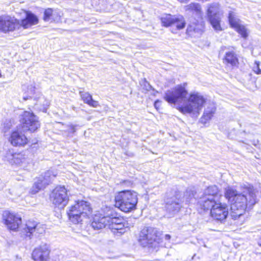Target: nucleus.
<instances>
[{
    "label": "nucleus",
    "instance_id": "nucleus-7",
    "mask_svg": "<svg viewBox=\"0 0 261 261\" xmlns=\"http://www.w3.org/2000/svg\"><path fill=\"white\" fill-rule=\"evenodd\" d=\"M206 8V15L213 28L217 32L222 31L220 21L223 13L220 4L215 2L210 3L207 4Z\"/></svg>",
    "mask_w": 261,
    "mask_h": 261
},
{
    "label": "nucleus",
    "instance_id": "nucleus-18",
    "mask_svg": "<svg viewBox=\"0 0 261 261\" xmlns=\"http://www.w3.org/2000/svg\"><path fill=\"white\" fill-rule=\"evenodd\" d=\"M50 250L49 246L43 244L36 247L32 252V258L35 261H47Z\"/></svg>",
    "mask_w": 261,
    "mask_h": 261
},
{
    "label": "nucleus",
    "instance_id": "nucleus-8",
    "mask_svg": "<svg viewBox=\"0 0 261 261\" xmlns=\"http://www.w3.org/2000/svg\"><path fill=\"white\" fill-rule=\"evenodd\" d=\"M219 189L216 186H212L207 187L204 191L203 194L200 197L198 204L201 208L209 210L213 203L218 201Z\"/></svg>",
    "mask_w": 261,
    "mask_h": 261
},
{
    "label": "nucleus",
    "instance_id": "nucleus-2",
    "mask_svg": "<svg viewBox=\"0 0 261 261\" xmlns=\"http://www.w3.org/2000/svg\"><path fill=\"white\" fill-rule=\"evenodd\" d=\"M256 192L250 185H245L242 192L231 187L225 189V197L231 203V217L236 220L237 225H242L245 221L244 214L247 209L251 208L257 202Z\"/></svg>",
    "mask_w": 261,
    "mask_h": 261
},
{
    "label": "nucleus",
    "instance_id": "nucleus-12",
    "mask_svg": "<svg viewBox=\"0 0 261 261\" xmlns=\"http://www.w3.org/2000/svg\"><path fill=\"white\" fill-rule=\"evenodd\" d=\"M45 227L43 224L37 223L34 221L29 220L21 226V231L27 237L31 235L38 236L45 232Z\"/></svg>",
    "mask_w": 261,
    "mask_h": 261
},
{
    "label": "nucleus",
    "instance_id": "nucleus-14",
    "mask_svg": "<svg viewBox=\"0 0 261 261\" xmlns=\"http://www.w3.org/2000/svg\"><path fill=\"white\" fill-rule=\"evenodd\" d=\"M18 29L19 20L10 16H0V31L6 33Z\"/></svg>",
    "mask_w": 261,
    "mask_h": 261
},
{
    "label": "nucleus",
    "instance_id": "nucleus-34",
    "mask_svg": "<svg viewBox=\"0 0 261 261\" xmlns=\"http://www.w3.org/2000/svg\"><path fill=\"white\" fill-rule=\"evenodd\" d=\"M170 238H171V236L169 234H166L165 236V239L166 240H169L170 239Z\"/></svg>",
    "mask_w": 261,
    "mask_h": 261
},
{
    "label": "nucleus",
    "instance_id": "nucleus-21",
    "mask_svg": "<svg viewBox=\"0 0 261 261\" xmlns=\"http://www.w3.org/2000/svg\"><path fill=\"white\" fill-rule=\"evenodd\" d=\"M38 23V18L36 15L31 12H27L25 17L19 20V29L22 27L24 29H28Z\"/></svg>",
    "mask_w": 261,
    "mask_h": 261
},
{
    "label": "nucleus",
    "instance_id": "nucleus-15",
    "mask_svg": "<svg viewBox=\"0 0 261 261\" xmlns=\"http://www.w3.org/2000/svg\"><path fill=\"white\" fill-rule=\"evenodd\" d=\"M3 220L7 228L12 231H17L21 224V218L18 215L9 211L4 212Z\"/></svg>",
    "mask_w": 261,
    "mask_h": 261
},
{
    "label": "nucleus",
    "instance_id": "nucleus-10",
    "mask_svg": "<svg viewBox=\"0 0 261 261\" xmlns=\"http://www.w3.org/2000/svg\"><path fill=\"white\" fill-rule=\"evenodd\" d=\"M21 123L20 127L23 131L34 132L40 127L37 117L33 113L28 111H25L22 114Z\"/></svg>",
    "mask_w": 261,
    "mask_h": 261
},
{
    "label": "nucleus",
    "instance_id": "nucleus-32",
    "mask_svg": "<svg viewBox=\"0 0 261 261\" xmlns=\"http://www.w3.org/2000/svg\"><path fill=\"white\" fill-rule=\"evenodd\" d=\"M28 92L29 94L33 95L35 93V87L31 85L28 87Z\"/></svg>",
    "mask_w": 261,
    "mask_h": 261
},
{
    "label": "nucleus",
    "instance_id": "nucleus-19",
    "mask_svg": "<svg viewBox=\"0 0 261 261\" xmlns=\"http://www.w3.org/2000/svg\"><path fill=\"white\" fill-rule=\"evenodd\" d=\"M178 197V194H176L166 201V210L171 215L177 213L181 207V200Z\"/></svg>",
    "mask_w": 261,
    "mask_h": 261
},
{
    "label": "nucleus",
    "instance_id": "nucleus-23",
    "mask_svg": "<svg viewBox=\"0 0 261 261\" xmlns=\"http://www.w3.org/2000/svg\"><path fill=\"white\" fill-rule=\"evenodd\" d=\"M203 27L201 24L192 23L189 24L187 29V33L194 37H198L203 33Z\"/></svg>",
    "mask_w": 261,
    "mask_h": 261
},
{
    "label": "nucleus",
    "instance_id": "nucleus-31",
    "mask_svg": "<svg viewBox=\"0 0 261 261\" xmlns=\"http://www.w3.org/2000/svg\"><path fill=\"white\" fill-rule=\"evenodd\" d=\"M259 64L260 62L259 61H255V66L253 67V71L257 74H261V69L259 67Z\"/></svg>",
    "mask_w": 261,
    "mask_h": 261
},
{
    "label": "nucleus",
    "instance_id": "nucleus-26",
    "mask_svg": "<svg viewBox=\"0 0 261 261\" xmlns=\"http://www.w3.org/2000/svg\"><path fill=\"white\" fill-rule=\"evenodd\" d=\"M215 110L216 108L214 104H211L210 107H207L205 110L203 116L201 118V122L203 123H206L207 121L212 118Z\"/></svg>",
    "mask_w": 261,
    "mask_h": 261
},
{
    "label": "nucleus",
    "instance_id": "nucleus-30",
    "mask_svg": "<svg viewBox=\"0 0 261 261\" xmlns=\"http://www.w3.org/2000/svg\"><path fill=\"white\" fill-rule=\"evenodd\" d=\"M194 193L193 191L191 190H187L186 192L184 198L186 199V202L188 203L190 202L191 200H192V198L194 197Z\"/></svg>",
    "mask_w": 261,
    "mask_h": 261
},
{
    "label": "nucleus",
    "instance_id": "nucleus-5",
    "mask_svg": "<svg viewBox=\"0 0 261 261\" xmlns=\"http://www.w3.org/2000/svg\"><path fill=\"white\" fill-rule=\"evenodd\" d=\"M137 202V194L134 191H123L115 196V206L124 212L135 209Z\"/></svg>",
    "mask_w": 261,
    "mask_h": 261
},
{
    "label": "nucleus",
    "instance_id": "nucleus-9",
    "mask_svg": "<svg viewBox=\"0 0 261 261\" xmlns=\"http://www.w3.org/2000/svg\"><path fill=\"white\" fill-rule=\"evenodd\" d=\"M67 192V190L64 187L55 188L50 195V199L53 204L56 207L63 208L68 201Z\"/></svg>",
    "mask_w": 261,
    "mask_h": 261
},
{
    "label": "nucleus",
    "instance_id": "nucleus-27",
    "mask_svg": "<svg viewBox=\"0 0 261 261\" xmlns=\"http://www.w3.org/2000/svg\"><path fill=\"white\" fill-rule=\"evenodd\" d=\"M186 11H191L198 16L199 17H201L202 11L201 7L200 4L198 3H191L185 7Z\"/></svg>",
    "mask_w": 261,
    "mask_h": 261
},
{
    "label": "nucleus",
    "instance_id": "nucleus-35",
    "mask_svg": "<svg viewBox=\"0 0 261 261\" xmlns=\"http://www.w3.org/2000/svg\"><path fill=\"white\" fill-rule=\"evenodd\" d=\"M171 32L172 33H176V31H174L173 30H172Z\"/></svg>",
    "mask_w": 261,
    "mask_h": 261
},
{
    "label": "nucleus",
    "instance_id": "nucleus-17",
    "mask_svg": "<svg viewBox=\"0 0 261 261\" xmlns=\"http://www.w3.org/2000/svg\"><path fill=\"white\" fill-rule=\"evenodd\" d=\"M24 131L19 127L13 131L9 138L11 144L15 146H24L28 142V139L23 133Z\"/></svg>",
    "mask_w": 261,
    "mask_h": 261
},
{
    "label": "nucleus",
    "instance_id": "nucleus-29",
    "mask_svg": "<svg viewBox=\"0 0 261 261\" xmlns=\"http://www.w3.org/2000/svg\"><path fill=\"white\" fill-rule=\"evenodd\" d=\"M225 60L232 66H236L238 62V59L233 51H228L226 53Z\"/></svg>",
    "mask_w": 261,
    "mask_h": 261
},
{
    "label": "nucleus",
    "instance_id": "nucleus-3",
    "mask_svg": "<svg viewBox=\"0 0 261 261\" xmlns=\"http://www.w3.org/2000/svg\"><path fill=\"white\" fill-rule=\"evenodd\" d=\"M124 221L122 218L118 216L113 208L106 206L101 208L100 212L95 214L91 226L94 229H100L107 226L110 228Z\"/></svg>",
    "mask_w": 261,
    "mask_h": 261
},
{
    "label": "nucleus",
    "instance_id": "nucleus-4",
    "mask_svg": "<svg viewBox=\"0 0 261 261\" xmlns=\"http://www.w3.org/2000/svg\"><path fill=\"white\" fill-rule=\"evenodd\" d=\"M92 213L89 203L84 200L75 201L68 207L67 214L69 220L74 224L82 222L84 218L88 217Z\"/></svg>",
    "mask_w": 261,
    "mask_h": 261
},
{
    "label": "nucleus",
    "instance_id": "nucleus-28",
    "mask_svg": "<svg viewBox=\"0 0 261 261\" xmlns=\"http://www.w3.org/2000/svg\"><path fill=\"white\" fill-rule=\"evenodd\" d=\"M109 229H111L114 234L116 235H121L124 233L127 229V227L125 226L124 221L119 223L118 225H114Z\"/></svg>",
    "mask_w": 261,
    "mask_h": 261
},
{
    "label": "nucleus",
    "instance_id": "nucleus-25",
    "mask_svg": "<svg viewBox=\"0 0 261 261\" xmlns=\"http://www.w3.org/2000/svg\"><path fill=\"white\" fill-rule=\"evenodd\" d=\"M80 94L85 103L94 108H96L98 106V102L93 100L92 95L89 93L80 92Z\"/></svg>",
    "mask_w": 261,
    "mask_h": 261
},
{
    "label": "nucleus",
    "instance_id": "nucleus-6",
    "mask_svg": "<svg viewBox=\"0 0 261 261\" xmlns=\"http://www.w3.org/2000/svg\"><path fill=\"white\" fill-rule=\"evenodd\" d=\"M138 242L143 247L155 248L160 242L157 236L156 229L151 227H145L140 231Z\"/></svg>",
    "mask_w": 261,
    "mask_h": 261
},
{
    "label": "nucleus",
    "instance_id": "nucleus-24",
    "mask_svg": "<svg viewBox=\"0 0 261 261\" xmlns=\"http://www.w3.org/2000/svg\"><path fill=\"white\" fill-rule=\"evenodd\" d=\"M60 17L57 12L48 8L44 11L43 20L45 21H55L59 19Z\"/></svg>",
    "mask_w": 261,
    "mask_h": 261
},
{
    "label": "nucleus",
    "instance_id": "nucleus-22",
    "mask_svg": "<svg viewBox=\"0 0 261 261\" xmlns=\"http://www.w3.org/2000/svg\"><path fill=\"white\" fill-rule=\"evenodd\" d=\"M5 160L9 162L11 164L19 165L22 162L24 158L20 153H13L9 150L7 152L5 156Z\"/></svg>",
    "mask_w": 261,
    "mask_h": 261
},
{
    "label": "nucleus",
    "instance_id": "nucleus-1",
    "mask_svg": "<svg viewBox=\"0 0 261 261\" xmlns=\"http://www.w3.org/2000/svg\"><path fill=\"white\" fill-rule=\"evenodd\" d=\"M184 86L178 85L167 90L164 99L170 103H178L177 109L184 114H189L197 117L205 103L206 99L200 93L191 92L189 96Z\"/></svg>",
    "mask_w": 261,
    "mask_h": 261
},
{
    "label": "nucleus",
    "instance_id": "nucleus-13",
    "mask_svg": "<svg viewBox=\"0 0 261 261\" xmlns=\"http://www.w3.org/2000/svg\"><path fill=\"white\" fill-rule=\"evenodd\" d=\"M210 208L211 216L216 220L222 221L228 216V207L226 204L217 201L215 203H213Z\"/></svg>",
    "mask_w": 261,
    "mask_h": 261
},
{
    "label": "nucleus",
    "instance_id": "nucleus-36",
    "mask_svg": "<svg viewBox=\"0 0 261 261\" xmlns=\"http://www.w3.org/2000/svg\"><path fill=\"white\" fill-rule=\"evenodd\" d=\"M23 99H24V100H27V99H28V97H23Z\"/></svg>",
    "mask_w": 261,
    "mask_h": 261
},
{
    "label": "nucleus",
    "instance_id": "nucleus-33",
    "mask_svg": "<svg viewBox=\"0 0 261 261\" xmlns=\"http://www.w3.org/2000/svg\"><path fill=\"white\" fill-rule=\"evenodd\" d=\"M160 101L159 100H157L155 101L154 102V107L157 108V107H158L159 106V104L160 103Z\"/></svg>",
    "mask_w": 261,
    "mask_h": 261
},
{
    "label": "nucleus",
    "instance_id": "nucleus-11",
    "mask_svg": "<svg viewBox=\"0 0 261 261\" xmlns=\"http://www.w3.org/2000/svg\"><path fill=\"white\" fill-rule=\"evenodd\" d=\"M162 25L165 27L175 26V30H180L185 28L186 21L181 15L165 14L161 18Z\"/></svg>",
    "mask_w": 261,
    "mask_h": 261
},
{
    "label": "nucleus",
    "instance_id": "nucleus-20",
    "mask_svg": "<svg viewBox=\"0 0 261 261\" xmlns=\"http://www.w3.org/2000/svg\"><path fill=\"white\" fill-rule=\"evenodd\" d=\"M228 19L231 27L234 28L243 38L248 36L247 29L244 25L240 24V20L236 16L235 14L231 12L229 13Z\"/></svg>",
    "mask_w": 261,
    "mask_h": 261
},
{
    "label": "nucleus",
    "instance_id": "nucleus-16",
    "mask_svg": "<svg viewBox=\"0 0 261 261\" xmlns=\"http://www.w3.org/2000/svg\"><path fill=\"white\" fill-rule=\"evenodd\" d=\"M56 176L53 171H48L45 173L44 176L40 177L37 179L31 189V193L35 194L40 190L44 188L51 182L53 178Z\"/></svg>",
    "mask_w": 261,
    "mask_h": 261
}]
</instances>
